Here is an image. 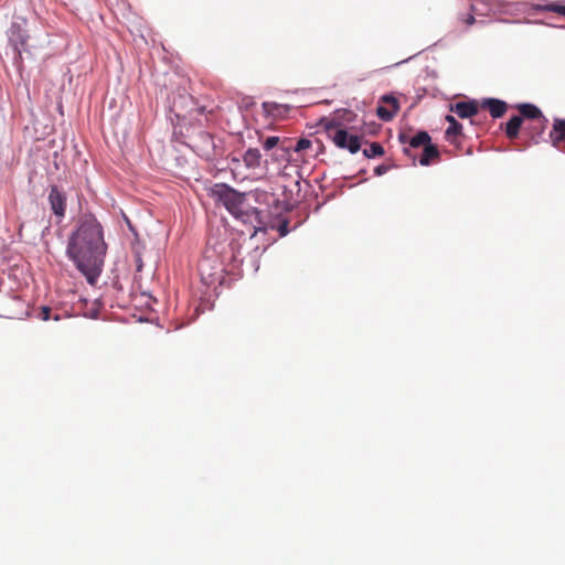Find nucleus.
<instances>
[{
    "mask_svg": "<svg viewBox=\"0 0 565 565\" xmlns=\"http://www.w3.org/2000/svg\"><path fill=\"white\" fill-rule=\"evenodd\" d=\"M106 250L100 223L92 214L83 215L68 238L66 254L90 285L103 270Z\"/></svg>",
    "mask_w": 565,
    "mask_h": 565,
    "instance_id": "obj_1",
    "label": "nucleus"
},
{
    "mask_svg": "<svg viewBox=\"0 0 565 565\" xmlns=\"http://www.w3.org/2000/svg\"><path fill=\"white\" fill-rule=\"evenodd\" d=\"M328 136L333 143L341 149H348L351 153H356L361 148V138L356 135H350L341 124L330 120L324 125Z\"/></svg>",
    "mask_w": 565,
    "mask_h": 565,
    "instance_id": "obj_2",
    "label": "nucleus"
},
{
    "mask_svg": "<svg viewBox=\"0 0 565 565\" xmlns=\"http://www.w3.org/2000/svg\"><path fill=\"white\" fill-rule=\"evenodd\" d=\"M211 194L215 200L221 202L232 214H236L242 211V205L244 203L245 196L244 194L237 192L233 188L224 183H217L213 188H211Z\"/></svg>",
    "mask_w": 565,
    "mask_h": 565,
    "instance_id": "obj_3",
    "label": "nucleus"
},
{
    "mask_svg": "<svg viewBox=\"0 0 565 565\" xmlns=\"http://www.w3.org/2000/svg\"><path fill=\"white\" fill-rule=\"evenodd\" d=\"M8 40L10 45L13 47L17 56L15 60L22 62V53L29 52L28 40L29 34L22 24L13 22L8 30Z\"/></svg>",
    "mask_w": 565,
    "mask_h": 565,
    "instance_id": "obj_4",
    "label": "nucleus"
},
{
    "mask_svg": "<svg viewBox=\"0 0 565 565\" xmlns=\"http://www.w3.org/2000/svg\"><path fill=\"white\" fill-rule=\"evenodd\" d=\"M51 210L58 221H62L66 213L67 196L57 185H51L47 196Z\"/></svg>",
    "mask_w": 565,
    "mask_h": 565,
    "instance_id": "obj_5",
    "label": "nucleus"
},
{
    "mask_svg": "<svg viewBox=\"0 0 565 565\" xmlns=\"http://www.w3.org/2000/svg\"><path fill=\"white\" fill-rule=\"evenodd\" d=\"M399 141L403 145L408 143V147L404 148V152L408 157H411L413 159V161L415 162L416 156L414 153H412V149H418L422 147L424 148L427 143L430 142V136L426 131H419L418 134H416L413 137H408L403 134L399 136Z\"/></svg>",
    "mask_w": 565,
    "mask_h": 565,
    "instance_id": "obj_6",
    "label": "nucleus"
},
{
    "mask_svg": "<svg viewBox=\"0 0 565 565\" xmlns=\"http://www.w3.org/2000/svg\"><path fill=\"white\" fill-rule=\"evenodd\" d=\"M381 103L385 105L377 106V116L384 121L392 120L399 110L397 98L393 95H384L381 97Z\"/></svg>",
    "mask_w": 565,
    "mask_h": 565,
    "instance_id": "obj_7",
    "label": "nucleus"
},
{
    "mask_svg": "<svg viewBox=\"0 0 565 565\" xmlns=\"http://www.w3.org/2000/svg\"><path fill=\"white\" fill-rule=\"evenodd\" d=\"M480 105L477 100L459 102L450 106V111L457 114L458 117L466 119L478 115Z\"/></svg>",
    "mask_w": 565,
    "mask_h": 565,
    "instance_id": "obj_8",
    "label": "nucleus"
},
{
    "mask_svg": "<svg viewBox=\"0 0 565 565\" xmlns=\"http://www.w3.org/2000/svg\"><path fill=\"white\" fill-rule=\"evenodd\" d=\"M480 107L488 109L493 118H501L508 109L505 102L495 98L483 99Z\"/></svg>",
    "mask_w": 565,
    "mask_h": 565,
    "instance_id": "obj_9",
    "label": "nucleus"
},
{
    "mask_svg": "<svg viewBox=\"0 0 565 565\" xmlns=\"http://www.w3.org/2000/svg\"><path fill=\"white\" fill-rule=\"evenodd\" d=\"M516 108L520 113L519 116L522 117V119H530L532 121L540 119L543 124L546 121V117L543 115L542 110L533 104H520Z\"/></svg>",
    "mask_w": 565,
    "mask_h": 565,
    "instance_id": "obj_10",
    "label": "nucleus"
},
{
    "mask_svg": "<svg viewBox=\"0 0 565 565\" xmlns=\"http://www.w3.org/2000/svg\"><path fill=\"white\" fill-rule=\"evenodd\" d=\"M550 140L555 148H559V143L565 141V119H554L552 130L550 131Z\"/></svg>",
    "mask_w": 565,
    "mask_h": 565,
    "instance_id": "obj_11",
    "label": "nucleus"
},
{
    "mask_svg": "<svg viewBox=\"0 0 565 565\" xmlns=\"http://www.w3.org/2000/svg\"><path fill=\"white\" fill-rule=\"evenodd\" d=\"M243 162L246 168L255 170L262 164V153L257 148H249L243 154Z\"/></svg>",
    "mask_w": 565,
    "mask_h": 565,
    "instance_id": "obj_12",
    "label": "nucleus"
},
{
    "mask_svg": "<svg viewBox=\"0 0 565 565\" xmlns=\"http://www.w3.org/2000/svg\"><path fill=\"white\" fill-rule=\"evenodd\" d=\"M446 120L449 124L446 130V139L454 142L458 136L462 135V125L451 115H447Z\"/></svg>",
    "mask_w": 565,
    "mask_h": 565,
    "instance_id": "obj_13",
    "label": "nucleus"
},
{
    "mask_svg": "<svg viewBox=\"0 0 565 565\" xmlns=\"http://www.w3.org/2000/svg\"><path fill=\"white\" fill-rule=\"evenodd\" d=\"M522 122H523V119L520 116H513L507 122L505 135L510 140H514L518 138Z\"/></svg>",
    "mask_w": 565,
    "mask_h": 565,
    "instance_id": "obj_14",
    "label": "nucleus"
},
{
    "mask_svg": "<svg viewBox=\"0 0 565 565\" xmlns=\"http://www.w3.org/2000/svg\"><path fill=\"white\" fill-rule=\"evenodd\" d=\"M547 124H548V119L547 118H546V121H544V124L541 122L540 119H535L527 127V130L530 131V135H531V140L534 143H539V139L544 134V131H545V129L547 127Z\"/></svg>",
    "mask_w": 565,
    "mask_h": 565,
    "instance_id": "obj_15",
    "label": "nucleus"
},
{
    "mask_svg": "<svg viewBox=\"0 0 565 565\" xmlns=\"http://www.w3.org/2000/svg\"><path fill=\"white\" fill-rule=\"evenodd\" d=\"M438 157H439V151H438L437 147L429 142L423 149V153L419 158V163L422 166H428V164H430V162L434 159H437Z\"/></svg>",
    "mask_w": 565,
    "mask_h": 565,
    "instance_id": "obj_16",
    "label": "nucleus"
},
{
    "mask_svg": "<svg viewBox=\"0 0 565 565\" xmlns=\"http://www.w3.org/2000/svg\"><path fill=\"white\" fill-rule=\"evenodd\" d=\"M384 148L381 143L379 142H372L370 145L369 148H365L363 150V154L366 157V158H375V157H381L384 154Z\"/></svg>",
    "mask_w": 565,
    "mask_h": 565,
    "instance_id": "obj_17",
    "label": "nucleus"
},
{
    "mask_svg": "<svg viewBox=\"0 0 565 565\" xmlns=\"http://www.w3.org/2000/svg\"><path fill=\"white\" fill-rule=\"evenodd\" d=\"M537 10L555 12L565 17V4L561 2H551L544 6H539Z\"/></svg>",
    "mask_w": 565,
    "mask_h": 565,
    "instance_id": "obj_18",
    "label": "nucleus"
},
{
    "mask_svg": "<svg viewBox=\"0 0 565 565\" xmlns=\"http://www.w3.org/2000/svg\"><path fill=\"white\" fill-rule=\"evenodd\" d=\"M207 267H209V262L207 259H203L199 263V271H200V275L202 277V279L206 282V284H211L214 281V274L213 273H207Z\"/></svg>",
    "mask_w": 565,
    "mask_h": 565,
    "instance_id": "obj_19",
    "label": "nucleus"
},
{
    "mask_svg": "<svg viewBox=\"0 0 565 565\" xmlns=\"http://www.w3.org/2000/svg\"><path fill=\"white\" fill-rule=\"evenodd\" d=\"M280 139L279 137L277 136H270L268 137L264 143H263V147L265 150L269 151L271 150L273 148H275L278 143H279Z\"/></svg>",
    "mask_w": 565,
    "mask_h": 565,
    "instance_id": "obj_20",
    "label": "nucleus"
},
{
    "mask_svg": "<svg viewBox=\"0 0 565 565\" xmlns=\"http://www.w3.org/2000/svg\"><path fill=\"white\" fill-rule=\"evenodd\" d=\"M310 147H311V141L309 139L301 138L297 141L296 146L294 147V151L301 152Z\"/></svg>",
    "mask_w": 565,
    "mask_h": 565,
    "instance_id": "obj_21",
    "label": "nucleus"
},
{
    "mask_svg": "<svg viewBox=\"0 0 565 565\" xmlns=\"http://www.w3.org/2000/svg\"><path fill=\"white\" fill-rule=\"evenodd\" d=\"M263 108L268 115H275L280 109V106L275 103L265 102Z\"/></svg>",
    "mask_w": 565,
    "mask_h": 565,
    "instance_id": "obj_22",
    "label": "nucleus"
},
{
    "mask_svg": "<svg viewBox=\"0 0 565 565\" xmlns=\"http://www.w3.org/2000/svg\"><path fill=\"white\" fill-rule=\"evenodd\" d=\"M52 309L47 306H43L40 309L39 318L43 321H47L51 319Z\"/></svg>",
    "mask_w": 565,
    "mask_h": 565,
    "instance_id": "obj_23",
    "label": "nucleus"
},
{
    "mask_svg": "<svg viewBox=\"0 0 565 565\" xmlns=\"http://www.w3.org/2000/svg\"><path fill=\"white\" fill-rule=\"evenodd\" d=\"M390 166L387 164H380L377 166L375 169H374V173L375 175H383L384 173H386L388 170H390Z\"/></svg>",
    "mask_w": 565,
    "mask_h": 565,
    "instance_id": "obj_24",
    "label": "nucleus"
},
{
    "mask_svg": "<svg viewBox=\"0 0 565 565\" xmlns=\"http://www.w3.org/2000/svg\"><path fill=\"white\" fill-rule=\"evenodd\" d=\"M460 19L467 25H472L476 22V19L472 13H467L462 15Z\"/></svg>",
    "mask_w": 565,
    "mask_h": 565,
    "instance_id": "obj_25",
    "label": "nucleus"
},
{
    "mask_svg": "<svg viewBox=\"0 0 565 565\" xmlns=\"http://www.w3.org/2000/svg\"><path fill=\"white\" fill-rule=\"evenodd\" d=\"M238 163H239V160H238V159H236V158H233V159H232V164H238Z\"/></svg>",
    "mask_w": 565,
    "mask_h": 565,
    "instance_id": "obj_26",
    "label": "nucleus"
}]
</instances>
